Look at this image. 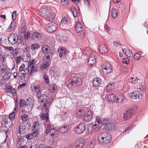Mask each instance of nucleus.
<instances>
[{
	"mask_svg": "<svg viewBox=\"0 0 148 148\" xmlns=\"http://www.w3.org/2000/svg\"><path fill=\"white\" fill-rule=\"evenodd\" d=\"M40 103H43V108L45 110L41 116V119L45 120L46 122H49V108L51 104L48 100L49 97L46 94H41L37 97Z\"/></svg>",
	"mask_w": 148,
	"mask_h": 148,
	"instance_id": "1",
	"label": "nucleus"
},
{
	"mask_svg": "<svg viewBox=\"0 0 148 148\" xmlns=\"http://www.w3.org/2000/svg\"><path fill=\"white\" fill-rule=\"evenodd\" d=\"M40 13L41 16L46 18L48 21L53 20L55 16V14L52 12L51 10L49 7H44L41 8Z\"/></svg>",
	"mask_w": 148,
	"mask_h": 148,
	"instance_id": "2",
	"label": "nucleus"
},
{
	"mask_svg": "<svg viewBox=\"0 0 148 148\" xmlns=\"http://www.w3.org/2000/svg\"><path fill=\"white\" fill-rule=\"evenodd\" d=\"M111 134L105 132H101L98 135V142L101 144L108 143L111 140Z\"/></svg>",
	"mask_w": 148,
	"mask_h": 148,
	"instance_id": "3",
	"label": "nucleus"
},
{
	"mask_svg": "<svg viewBox=\"0 0 148 148\" xmlns=\"http://www.w3.org/2000/svg\"><path fill=\"white\" fill-rule=\"evenodd\" d=\"M59 56L61 59H64L68 60L69 58L68 53L65 48L63 47H60L58 49Z\"/></svg>",
	"mask_w": 148,
	"mask_h": 148,
	"instance_id": "4",
	"label": "nucleus"
},
{
	"mask_svg": "<svg viewBox=\"0 0 148 148\" xmlns=\"http://www.w3.org/2000/svg\"><path fill=\"white\" fill-rule=\"evenodd\" d=\"M31 88L32 91L36 94L37 97L42 94V90L38 84H33Z\"/></svg>",
	"mask_w": 148,
	"mask_h": 148,
	"instance_id": "5",
	"label": "nucleus"
},
{
	"mask_svg": "<svg viewBox=\"0 0 148 148\" xmlns=\"http://www.w3.org/2000/svg\"><path fill=\"white\" fill-rule=\"evenodd\" d=\"M69 21V18H67L65 17L62 18L60 24L61 28L64 29L68 30L69 29L70 26L67 23Z\"/></svg>",
	"mask_w": 148,
	"mask_h": 148,
	"instance_id": "6",
	"label": "nucleus"
},
{
	"mask_svg": "<svg viewBox=\"0 0 148 148\" xmlns=\"http://www.w3.org/2000/svg\"><path fill=\"white\" fill-rule=\"evenodd\" d=\"M133 110L130 108L125 110L124 112L123 118L125 120L130 119L131 116L134 114Z\"/></svg>",
	"mask_w": 148,
	"mask_h": 148,
	"instance_id": "7",
	"label": "nucleus"
},
{
	"mask_svg": "<svg viewBox=\"0 0 148 148\" xmlns=\"http://www.w3.org/2000/svg\"><path fill=\"white\" fill-rule=\"evenodd\" d=\"M28 71L30 73L31 75L33 76L35 72H37V69L35 66L34 64H32L29 63L28 64Z\"/></svg>",
	"mask_w": 148,
	"mask_h": 148,
	"instance_id": "8",
	"label": "nucleus"
},
{
	"mask_svg": "<svg viewBox=\"0 0 148 148\" xmlns=\"http://www.w3.org/2000/svg\"><path fill=\"white\" fill-rule=\"evenodd\" d=\"M102 67L103 72L106 74L112 72V67L110 64L104 63L103 64Z\"/></svg>",
	"mask_w": 148,
	"mask_h": 148,
	"instance_id": "9",
	"label": "nucleus"
},
{
	"mask_svg": "<svg viewBox=\"0 0 148 148\" xmlns=\"http://www.w3.org/2000/svg\"><path fill=\"white\" fill-rule=\"evenodd\" d=\"M57 28V25L54 22L51 23L49 24L46 27L47 31L50 32H54Z\"/></svg>",
	"mask_w": 148,
	"mask_h": 148,
	"instance_id": "10",
	"label": "nucleus"
},
{
	"mask_svg": "<svg viewBox=\"0 0 148 148\" xmlns=\"http://www.w3.org/2000/svg\"><path fill=\"white\" fill-rule=\"evenodd\" d=\"M86 129L85 123H82L78 125L75 129V132L78 134H80L84 131Z\"/></svg>",
	"mask_w": 148,
	"mask_h": 148,
	"instance_id": "11",
	"label": "nucleus"
},
{
	"mask_svg": "<svg viewBox=\"0 0 148 148\" xmlns=\"http://www.w3.org/2000/svg\"><path fill=\"white\" fill-rule=\"evenodd\" d=\"M70 84L73 86L74 84L76 85H79L81 83L80 78L76 76L73 77L72 79H71Z\"/></svg>",
	"mask_w": 148,
	"mask_h": 148,
	"instance_id": "12",
	"label": "nucleus"
},
{
	"mask_svg": "<svg viewBox=\"0 0 148 148\" xmlns=\"http://www.w3.org/2000/svg\"><path fill=\"white\" fill-rule=\"evenodd\" d=\"M84 143V140L82 138H80L76 141L75 145L76 148H82Z\"/></svg>",
	"mask_w": 148,
	"mask_h": 148,
	"instance_id": "13",
	"label": "nucleus"
},
{
	"mask_svg": "<svg viewBox=\"0 0 148 148\" xmlns=\"http://www.w3.org/2000/svg\"><path fill=\"white\" fill-rule=\"evenodd\" d=\"M88 63L90 66H92L96 64V58L94 55H92L89 56L88 59Z\"/></svg>",
	"mask_w": 148,
	"mask_h": 148,
	"instance_id": "14",
	"label": "nucleus"
},
{
	"mask_svg": "<svg viewBox=\"0 0 148 148\" xmlns=\"http://www.w3.org/2000/svg\"><path fill=\"white\" fill-rule=\"evenodd\" d=\"M99 51L101 53H103L107 52V49L104 43H100L99 46Z\"/></svg>",
	"mask_w": 148,
	"mask_h": 148,
	"instance_id": "15",
	"label": "nucleus"
},
{
	"mask_svg": "<svg viewBox=\"0 0 148 148\" xmlns=\"http://www.w3.org/2000/svg\"><path fill=\"white\" fill-rule=\"evenodd\" d=\"M25 128L23 126L21 125L19 126L17 129V135L18 137L20 136L21 134H24L25 132Z\"/></svg>",
	"mask_w": 148,
	"mask_h": 148,
	"instance_id": "16",
	"label": "nucleus"
},
{
	"mask_svg": "<svg viewBox=\"0 0 148 148\" xmlns=\"http://www.w3.org/2000/svg\"><path fill=\"white\" fill-rule=\"evenodd\" d=\"M8 41L9 42L12 44H14L16 43V39L15 34L12 33L9 35L8 38Z\"/></svg>",
	"mask_w": 148,
	"mask_h": 148,
	"instance_id": "17",
	"label": "nucleus"
},
{
	"mask_svg": "<svg viewBox=\"0 0 148 148\" xmlns=\"http://www.w3.org/2000/svg\"><path fill=\"white\" fill-rule=\"evenodd\" d=\"M40 34L37 32H34L32 34V39L34 41H37L40 39Z\"/></svg>",
	"mask_w": 148,
	"mask_h": 148,
	"instance_id": "18",
	"label": "nucleus"
},
{
	"mask_svg": "<svg viewBox=\"0 0 148 148\" xmlns=\"http://www.w3.org/2000/svg\"><path fill=\"white\" fill-rule=\"evenodd\" d=\"M101 82V79L98 77L94 79L92 82V84L94 86L96 87L99 86Z\"/></svg>",
	"mask_w": 148,
	"mask_h": 148,
	"instance_id": "19",
	"label": "nucleus"
},
{
	"mask_svg": "<svg viewBox=\"0 0 148 148\" xmlns=\"http://www.w3.org/2000/svg\"><path fill=\"white\" fill-rule=\"evenodd\" d=\"M31 102L28 104L27 103L25 104V106L24 107H23V108L22 110V112H28L29 111V110L31 108Z\"/></svg>",
	"mask_w": 148,
	"mask_h": 148,
	"instance_id": "20",
	"label": "nucleus"
},
{
	"mask_svg": "<svg viewBox=\"0 0 148 148\" xmlns=\"http://www.w3.org/2000/svg\"><path fill=\"white\" fill-rule=\"evenodd\" d=\"M6 92H10L13 96H15L16 94V91L15 89L11 86H8L6 88Z\"/></svg>",
	"mask_w": 148,
	"mask_h": 148,
	"instance_id": "21",
	"label": "nucleus"
},
{
	"mask_svg": "<svg viewBox=\"0 0 148 148\" xmlns=\"http://www.w3.org/2000/svg\"><path fill=\"white\" fill-rule=\"evenodd\" d=\"M124 97L123 94H120L116 97V102L121 103L123 101Z\"/></svg>",
	"mask_w": 148,
	"mask_h": 148,
	"instance_id": "22",
	"label": "nucleus"
},
{
	"mask_svg": "<svg viewBox=\"0 0 148 148\" xmlns=\"http://www.w3.org/2000/svg\"><path fill=\"white\" fill-rule=\"evenodd\" d=\"M42 51L43 53H46L50 52L51 49L50 47L47 45H44L42 48Z\"/></svg>",
	"mask_w": 148,
	"mask_h": 148,
	"instance_id": "23",
	"label": "nucleus"
},
{
	"mask_svg": "<svg viewBox=\"0 0 148 148\" xmlns=\"http://www.w3.org/2000/svg\"><path fill=\"white\" fill-rule=\"evenodd\" d=\"M69 126L66 125H64L60 127L58 130L59 132L63 133L66 132L68 129Z\"/></svg>",
	"mask_w": 148,
	"mask_h": 148,
	"instance_id": "24",
	"label": "nucleus"
},
{
	"mask_svg": "<svg viewBox=\"0 0 148 148\" xmlns=\"http://www.w3.org/2000/svg\"><path fill=\"white\" fill-rule=\"evenodd\" d=\"M116 96L114 94L111 93L108 96V98L110 102H116Z\"/></svg>",
	"mask_w": 148,
	"mask_h": 148,
	"instance_id": "25",
	"label": "nucleus"
},
{
	"mask_svg": "<svg viewBox=\"0 0 148 148\" xmlns=\"http://www.w3.org/2000/svg\"><path fill=\"white\" fill-rule=\"evenodd\" d=\"M30 102L29 100L27 99L26 100H24L23 99H21L19 102V106L20 107H23L25 106V104L26 103L28 104Z\"/></svg>",
	"mask_w": 148,
	"mask_h": 148,
	"instance_id": "26",
	"label": "nucleus"
},
{
	"mask_svg": "<svg viewBox=\"0 0 148 148\" xmlns=\"http://www.w3.org/2000/svg\"><path fill=\"white\" fill-rule=\"evenodd\" d=\"M46 54L45 56L43 58V60H46V62H50L52 56V53L50 52Z\"/></svg>",
	"mask_w": 148,
	"mask_h": 148,
	"instance_id": "27",
	"label": "nucleus"
},
{
	"mask_svg": "<svg viewBox=\"0 0 148 148\" xmlns=\"http://www.w3.org/2000/svg\"><path fill=\"white\" fill-rule=\"evenodd\" d=\"M110 119L108 118H105L102 120V122L101 124L104 125L105 126V128H107L108 127V124L109 123Z\"/></svg>",
	"mask_w": 148,
	"mask_h": 148,
	"instance_id": "28",
	"label": "nucleus"
},
{
	"mask_svg": "<svg viewBox=\"0 0 148 148\" xmlns=\"http://www.w3.org/2000/svg\"><path fill=\"white\" fill-rule=\"evenodd\" d=\"M58 133V131L53 128H51L50 132V134L51 136L55 138L57 136Z\"/></svg>",
	"mask_w": 148,
	"mask_h": 148,
	"instance_id": "29",
	"label": "nucleus"
},
{
	"mask_svg": "<svg viewBox=\"0 0 148 148\" xmlns=\"http://www.w3.org/2000/svg\"><path fill=\"white\" fill-rule=\"evenodd\" d=\"M57 87L54 84L49 86L48 88V90L50 93H53L55 92L56 90Z\"/></svg>",
	"mask_w": 148,
	"mask_h": 148,
	"instance_id": "30",
	"label": "nucleus"
},
{
	"mask_svg": "<svg viewBox=\"0 0 148 148\" xmlns=\"http://www.w3.org/2000/svg\"><path fill=\"white\" fill-rule=\"evenodd\" d=\"M111 16L113 18H116L118 15L117 10L116 9L113 8L111 11Z\"/></svg>",
	"mask_w": 148,
	"mask_h": 148,
	"instance_id": "31",
	"label": "nucleus"
},
{
	"mask_svg": "<svg viewBox=\"0 0 148 148\" xmlns=\"http://www.w3.org/2000/svg\"><path fill=\"white\" fill-rule=\"evenodd\" d=\"M82 25L79 22H78L75 25V28L76 31L77 32L78 31H81L82 29Z\"/></svg>",
	"mask_w": 148,
	"mask_h": 148,
	"instance_id": "32",
	"label": "nucleus"
},
{
	"mask_svg": "<svg viewBox=\"0 0 148 148\" xmlns=\"http://www.w3.org/2000/svg\"><path fill=\"white\" fill-rule=\"evenodd\" d=\"M115 87V85L113 83L108 84L106 86V89L108 90H113Z\"/></svg>",
	"mask_w": 148,
	"mask_h": 148,
	"instance_id": "33",
	"label": "nucleus"
},
{
	"mask_svg": "<svg viewBox=\"0 0 148 148\" xmlns=\"http://www.w3.org/2000/svg\"><path fill=\"white\" fill-rule=\"evenodd\" d=\"M134 125H132L129 126L127 127L125 130L123 132V134L124 135L126 134H128L130 132L131 130L133 128Z\"/></svg>",
	"mask_w": 148,
	"mask_h": 148,
	"instance_id": "34",
	"label": "nucleus"
},
{
	"mask_svg": "<svg viewBox=\"0 0 148 148\" xmlns=\"http://www.w3.org/2000/svg\"><path fill=\"white\" fill-rule=\"evenodd\" d=\"M82 49L84 51V52L87 55L90 54L91 53V49L89 47H85L83 48Z\"/></svg>",
	"mask_w": 148,
	"mask_h": 148,
	"instance_id": "35",
	"label": "nucleus"
},
{
	"mask_svg": "<svg viewBox=\"0 0 148 148\" xmlns=\"http://www.w3.org/2000/svg\"><path fill=\"white\" fill-rule=\"evenodd\" d=\"M124 51H125V53L126 54L127 57H131L132 56L131 52L130 51L127 49H125L123 50V52H124Z\"/></svg>",
	"mask_w": 148,
	"mask_h": 148,
	"instance_id": "36",
	"label": "nucleus"
},
{
	"mask_svg": "<svg viewBox=\"0 0 148 148\" xmlns=\"http://www.w3.org/2000/svg\"><path fill=\"white\" fill-rule=\"evenodd\" d=\"M11 73L9 72L6 71L3 77L4 80H8L10 78Z\"/></svg>",
	"mask_w": 148,
	"mask_h": 148,
	"instance_id": "37",
	"label": "nucleus"
},
{
	"mask_svg": "<svg viewBox=\"0 0 148 148\" xmlns=\"http://www.w3.org/2000/svg\"><path fill=\"white\" fill-rule=\"evenodd\" d=\"M39 47V44L36 43L32 44L31 46V49L33 51L37 49Z\"/></svg>",
	"mask_w": 148,
	"mask_h": 148,
	"instance_id": "38",
	"label": "nucleus"
},
{
	"mask_svg": "<svg viewBox=\"0 0 148 148\" xmlns=\"http://www.w3.org/2000/svg\"><path fill=\"white\" fill-rule=\"evenodd\" d=\"M32 130H33L32 133L33 136H34L35 137H37L39 135L40 133L38 128H35V129H32Z\"/></svg>",
	"mask_w": 148,
	"mask_h": 148,
	"instance_id": "39",
	"label": "nucleus"
},
{
	"mask_svg": "<svg viewBox=\"0 0 148 148\" xmlns=\"http://www.w3.org/2000/svg\"><path fill=\"white\" fill-rule=\"evenodd\" d=\"M93 130V126L91 124H88L87 125V132L89 133L91 132Z\"/></svg>",
	"mask_w": 148,
	"mask_h": 148,
	"instance_id": "40",
	"label": "nucleus"
},
{
	"mask_svg": "<svg viewBox=\"0 0 148 148\" xmlns=\"http://www.w3.org/2000/svg\"><path fill=\"white\" fill-rule=\"evenodd\" d=\"M8 69L7 66V65L5 64H3L1 65V70L2 73L4 72L7 71V70Z\"/></svg>",
	"mask_w": 148,
	"mask_h": 148,
	"instance_id": "41",
	"label": "nucleus"
},
{
	"mask_svg": "<svg viewBox=\"0 0 148 148\" xmlns=\"http://www.w3.org/2000/svg\"><path fill=\"white\" fill-rule=\"evenodd\" d=\"M138 78L137 77H132L131 78L129 79V80L130 82L136 83L138 81Z\"/></svg>",
	"mask_w": 148,
	"mask_h": 148,
	"instance_id": "42",
	"label": "nucleus"
},
{
	"mask_svg": "<svg viewBox=\"0 0 148 148\" xmlns=\"http://www.w3.org/2000/svg\"><path fill=\"white\" fill-rule=\"evenodd\" d=\"M31 36V34L29 32L25 33L24 34V37L26 40H28Z\"/></svg>",
	"mask_w": 148,
	"mask_h": 148,
	"instance_id": "43",
	"label": "nucleus"
},
{
	"mask_svg": "<svg viewBox=\"0 0 148 148\" xmlns=\"http://www.w3.org/2000/svg\"><path fill=\"white\" fill-rule=\"evenodd\" d=\"M116 128V125L114 124L111 123L109 125V126H108L107 129H109V130H115Z\"/></svg>",
	"mask_w": 148,
	"mask_h": 148,
	"instance_id": "44",
	"label": "nucleus"
},
{
	"mask_svg": "<svg viewBox=\"0 0 148 148\" xmlns=\"http://www.w3.org/2000/svg\"><path fill=\"white\" fill-rule=\"evenodd\" d=\"M137 93L134 91L132 93H130L129 94V96L133 99H136V95H137Z\"/></svg>",
	"mask_w": 148,
	"mask_h": 148,
	"instance_id": "45",
	"label": "nucleus"
},
{
	"mask_svg": "<svg viewBox=\"0 0 148 148\" xmlns=\"http://www.w3.org/2000/svg\"><path fill=\"white\" fill-rule=\"evenodd\" d=\"M39 123L38 121H36L34 122L33 124V126L32 127V129H35V128H38V126L39 125Z\"/></svg>",
	"mask_w": 148,
	"mask_h": 148,
	"instance_id": "46",
	"label": "nucleus"
},
{
	"mask_svg": "<svg viewBox=\"0 0 148 148\" xmlns=\"http://www.w3.org/2000/svg\"><path fill=\"white\" fill-rule=\"evenodd\" d=\"M135 92H137V93L136 95V99H141L142 97V94L139 91H135Z\"/></svg>",
	"mask_w": 148,
	"mask_h": 148,
	"instance_id": "47",
	"label": "nucleus"
},
{
	"mask_svg": "<svg viewBox=\"0 0 148 148\" xmlns=\"http://www.w3.org/2000/svg\"><path fill=\"white\" fill-rule=\"evenodd\" d=\"M16 25V22L15 21H12L10 24L9 27L11 31L14 30V27Z\"/></svg>",
	"mask_w": 148,
	"mask_h": 148,
	"instance_id": "48",
	"label": "nucleus"
},
{
	"mask_svg": "<svg viewBox=\"0 0 148 148\" xmlns=\"http://www.w3.org/2000/svg\"><path fill=\"white\" fill-rule=\"evenodd\" d=\"M43 78L45 83L49 84V80L47 75L46 74H44L43 75Z\"/></svg>",
	"mask_w": 148,
	"mask_h": 148,
	"instance_id": "49",
	"label": "nucleus"
},
{
	"mask_svg": "<svg viewBox=\"0 0 148 148\" xmlns=\"http://www.w3.org/2000/svg\"><path fill=\"white\" fill-rule=\"evenodd\" d=\"M77 32V34L78 36H80V37L82 38L84 36L85 34L83 31V29L81 30V31H78Z\"/></svg>",
	"mask_w": 148,
	"mask_h": 148,
	"instance_id": "50",
	"label": "nucleus"
},
{
	"mask_svg": "<svg viewBox=\"0 0 148 148\" xmlns=\"http://www.w3.org/2000/svg\"><path fill=\"white\" fill-rule=\"evenodd\" d=\"M84 115V113L82 110H79L77 112V116L79 118H81Z\"/></svg>",
	"mask_w": 148,
	"mask_h": 148,
	"instance_id": "51",
	"label": "nucleus"
},
{
	"mask_svg": "<svg viewBox=\"0 0 148 148\" xmlns=\"http://www.w3.org/2000/svg\"><path fill=\"white\" fill-rule=\"evenodd\" d=\"M23 37L21 36H19L17 37V40H16V43L18 42V43H22V41Z\"/></svg>",
	"mask_w": 148,
	"mask_h": 148,
	"instance_id": "52",
	"label": "nucleus"
},
{
	"mask_svg": "<svg viewBox=\"0 0 148 148\" xmlns=\"http://www.w3.org/2000/svg\"><path fill=\"white\" fill-rule=\"evenodd\" d=\"M69 0H61V3L64 6H66L69 3Z\"/></svg>",
	"mask_w": 148,
	"mask_h": 148,
	"instance_id": "53",
	"label": "nucleus"
},
{
	"mask_svg": "<svg viewBox=\"0 0 148 148\" xmlns=\"http://www.w3.org/2000/svg\"><path fill=\"white\" fill-rule=\"evenodd\" d=\"M86 116L91 119L92 117V112L91 111H88L86 113Z\"/></svg>",
	"mask_w": 148,
	"mask_h": 148,
	"instance_id": "54",
	"label": "nucleus"
},
{
	"mask_svg": "<svg viewBox=\"0 0 148 148\" xmlns=\"http://www.w3.org/2000/svg\"><path fill=\"white\" fill-rule=\"evenodd\" d=\"M22 119L24 121H26L28 119V116L26 114L23 115L21 116Z\"/></svg>",
	"mask_w": 148,
	"mask_h": 148,
	"instance_id": "55",
	"label": "nucleus"
},
{
	"mask_svg": "<svg viewBox=\"0 0 148 148\" xmlns=\"http://www.w3.org/2000/svg\"><path fill=\"white\" fill-rule=\"evenodd\" d=\"M28 145H29V148H37L36 146L34 143H28Z\"/></svg>",
	"mask_w": 148,
	"mask_h": 148,
	"instance_id": "56",
	"label": "nucleus"
},
{
	"mask_svg": "<svg viewBox=\"0 0 148 148\" xmlns=\"http://www.w3.org/2000/svg\"><path fill=\"white\" fill-rule=\"evenodd\" d=\"M24 139L22 138H18L17 140V143L20 145H22L24 142Z\"/></svg>",
	"mask_w": 148,
	"mask_h": 148,
	"instance_id": "57",
	"label": "nucleus"
},
{
	"mask_svg": "<svg viewBox=\"0 0 148 148\" xmlns=\"http://www.w3.org/2000/svg\"><path fill=\"white\" fill-rule=\"evenodd\" d=\"M51 125L50 124H48L46 127V129L45 131V132L46 134H47L49 132V130L51 128Z\"/></svg>",
	"mask_w": 148,
	"mask_h": 148,
	"instance_id": "58",
	"label": "nucleus"
},
{
	"mask_svg": "<svg viewBox=\"0 0 148 148\" xmlns=\"http://www.w3.org/2000/svg\"><path fill=\"white\" fill-rule=\"evenodd\" d=\"M96 121L98 123L101 124L102 120L101 119V117L99 116H98L96 117Z\"/></svg>",
	"mask_w": 148,
	"mask_h": 148,
	"instance_id": "59",
	"label": "nucleus"
},
{
	"mask_svg": "<svg viewBox=\"0 0 148 148\" xmlns=\"http://www.w3.org/2000/svg\"><path fill=\"white\" fill-rule=\"evenodd\" d=\"M122 62L123 63L125 64H127L129 62V61L128 58H125L123 59Z\"/></svg>",
	"mask_w": 148,
	"mask_h": 148,
	"instance_id": "60",
	"label": "nucleus"
},
{
	"mask_svg": "<svg viewBox=\"0 0 148 148\" xmlns=\"http://www.w3.org/2000/svg\"><path fill=\"white\" fill-rule=\"evenodd\" d=\"M141 55L139 53H136L135 54L134 58L136 60H138L140 58V57Z\"/></svg>",
	"mask_w": 148,
	"mask_h": 148,
	"instance_id": "61",
	"label": "nucleus"
},
{
	"mask_svg": "<svg viewBox=\"0 0 148 148\" xmlns=\"http://www.w3.org/2000/svg\"><path fill=\"white\" fill-rule=\"evenodd\" d=\"M33 137V135L32 134H29L26 135L25 137L28 139L30 140Z\"/></svg>",
	"mask_w": 148,
	"mask_h": 148,
	"instance_id": "62",
	"label": "nucleus"
},
{
	"mask_svg": "<svg viewBox=\"0 0 148 148\" xmlns=\"http://www.w3.org/2000/svg\"><path fill=\"white\" fill-rule=\"evenodd\" d=\"M44 62V63H43V64L42 65L44 67H45L47 69V67L49 66V62H46V60H43Z\"/></svg>",
	"mask_w": 148,
	"mask_h": 148,
	"instance_id": "63",
	"label": "nucleus"
},
{
	"mask_svg": "<svg viewBox=\"0 0 148 148\" xmlns=\"http://www.w3.org/2000/svg\"><path fill=\"white\" fill-rule=\"evenodd\" d=\"M12 18L13 20L16 19V11H14L12 14Z\"/></svg>",
	"mask_w": 148,
	"mask_h": 148,
	"instance_id": "64",
	"label": "nucleus"
}]
</instances>
